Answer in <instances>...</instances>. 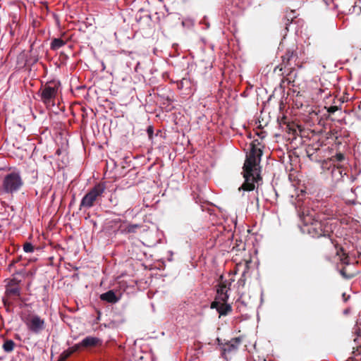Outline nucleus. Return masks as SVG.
<instances>
[{
	"mask_svg": "<svg viewBox=\"0 0 361 361\" xmlns=\"http://www.w3.org/2000/svg\"><path fill=\"white\" fill-rule=\"evenodd\" d=\"M259 144L258 140H253L250 144V151L246 156L243 165L245 181L238 188V191L242 192V197L245 196V192L253 191L255 189V184L262 180L259 164L262 150L258 147Z\"/></svg>",
	"mask_w": 361,
	"mask_h": 361,
	"instance_id": "f257e3e1",
	"label": "nucleus"
},
{
	"mask_svg": "<svg viewBox=\"0 0 361 361\" xmlns=\"http://www.w3.org/2000/svg\"><path fill=\"white\" fill-rule=\"evenodd\" d=\"M303 223L302 231L304 233H307L314 238L324 237L327 239L329 245L334 244L331 239L334 228L328 219L318 220L312 214H307L303 217Z\"/></svg>",
	"mask_w": 361,
	"mask_h": 361,
	"instance_id": "f03ea898",
	"label": "nucleus"
},
{
	"mask_svg": "<svg viewBox=\"0 0 361 361\" xmlns=\"http://www.w3.org/2000/svg\"><path fill=\"white\" fill-rule=\"evenodd\" d=\"M61 82L58 80H50L42 85L37 94L40 101L47 107L50 108L55 105V100L57 97Z\"/></svg>",
	"mask_w": 361,
	"mask_h": 361,
	"instance_id": "7ed1b4c3",
	"label": "nucleus"
},
{
	"mask_svg": "<svg viewBox=\"0 0 361 361\" xmlns=\"http://www.w3.org/2000/svg\"><path fill=\"white\" fill-rule=\"evenodd\" d=\"M106 190V185L103 183H99L92 188L82 198L80 204V209L82 208L90 209L101 201Z\"/></svg>",
	"mask_w": 361,
	"mask_h": 361,
	"instance_id": "20e7f679",
	"label": "nucleus"
},
{
	"mask_svg": "<svg viewBox=\"0 0 361 361\" xmlns=\"http://www.w3.org/2000/svg\"><path fill=\"white\" fill-rule=\"evenodd\" d=\"M281 64L283 67L287 68V81L288 83H294L297 77V73L295 72V67L298 64V56L297 51L293 49H288L286 53L281 56Z\"/></svg>",
	"mask_w": 361,
	"mask_h": 361,
	"instance_id": "39448f33",
	"label": "nucleus"
},
{
	"mask_svg": "<svg viewBox=\"0 0 361 361\" xmlns=\"http://www.w3.org/2000/svg\"><path fill=\"white\" fill-rule=\"evenodd\" d=\"M20 281L13 278L7 280L6 285L5 295L3 298L4 306H10L13 302L20 298L21 288L20 286Z\"/></svg>",
	"mask_w": 361,
	"mask_h": 361,
	"instance_id": "423d86ee",
	"label": "nucleus"
},
{
	"mask_svg": "<svg viewBox=\"0 0 361 361\" xmlns=\"http://www.w3.org/2000/svg\"><path fill=\"white\" fill-rule=\"evenodd\" d=\"M23 185V180L18 172H11L6 174L2 181L4 192L13 194L19 190Z\"/></svg>",
	"mask_w": 361,
	"mask_h": 361,
	"instance_id": "0eeeda50",
	"label": "nucleus"
},
{
	"mask_svg": "<svg viewBox=\"0 0 361 361\" xmlns=\"http://www.w3.org/2000/svg\"><path fill=\"white\" fill-rule=\"evenodd\" d=\"M234 279H231L229 280L224 279L223 275H221L216 286V295L215 296L214 300H219V302H228L229 295L228 292L231 290V286Z\"/></svg>",
	"mask_w": 361,
	"mask_h": 361,
	"instance_id": "6e6552de",
	"label": "nucleus"
},
{
	"mask_svg": "<svg viewBox=\"0 0 361 361\" xmlns=\"http://www.w3.org/2000/svg\"><path fill=\"white\" fill-rule=\"evenodd\" d=\"M25 324L28 330L35 334L41 333L46 326L45 320L37 314L28 315Z\"/></svg>",
	"mask_w": 361,
	"mask_h": 361,
	"instance_id": "1a4fd4ad",
	"label": "nucleus"
},
{
	"mask_svg": "<svg viewBox=\"0 0 361 361\" xmlns=\"http://www.w3.org/2000/svg\"><path fill=\"white\" fill-rule=\"evenodd\" d=\"M241 339L239 337L232 338L231 340L226 342L221 347V355L227 359V355L235 352L240 344Z\"/></svg>",
	"mask_w": 361,
	"mask_h": 361,
	"instance_id": "9d476101",
	"label": "nucleus"
},
{
	"mask_svg": "<svg viewBox=\"0 0 361 361\" xmlns=\"http://www.w3.org/2000/svg\"><path fill=\"white\" fill-rule=\"evenodd\" d=\"M353 334L355 336L353 342L355 344L353 346V354L357 355L361 353V324L357 323L354 326Z\"/></svg>",
	"mask_w": 361,
	"mask_h": 361,
	"instance_id": "9b49d317",
	"label": "nucleus"
},
{
	"mask_svg": "<svg viewBox=\"0 0 361 361\" xmlns=\"http://www.w3.org/2000/svg\"><path fill=\"white\" fill-rule=\"evenodd\" d=\"M211 309H216L219 317L227 316L233 311L232 306L227 302L213 301L210 305Z\"/></svg>",
	"mask_w": 361,
	"mask_h": 361,
	"instance_id": "f8f14e48",
	"label": "nucleus"
},
{
	"mask_svg": "<svg viewBox=\"0 0 361 361\" xmlns=\"http://www.w3.org/2000/svg\"><path fill=\"white\" fill-rule=\"evenodd\" d=\"M102 341L99 338L93 336H87L81 341L82 348L86 350L101 345Z\"/></svg>",
	"mask_w": 361,
	"mask_h": 361,
	"instance_id": "ddd939ff",
	"label": "nucleus"
},
{
	"mask_svg": "<svg viewBox=\"0 0 361 361\" xmlns=\"http://www.w3.org/2000/svg\"><path fill=\"white\" fill-rule=\"evenodd\" d=\"M100 298L102 300L106 301L111 303H115L118 300L113 290H109L102 294Z\"/></svg>",
	"mask_w": 361,
	"mask_h": 361,
	"instance_id": "4468645a",
	"label": "nucleus"
},
{
	"mask_svg": "<svg viewBox=\"0 0 361 361\" xmlns=\"http://www.w3.org/2000/svg\"><path fill=\"white\" fill-rule=\"evenodd\" d=\"M340 274L344 279H351L356 276L359 274V271L356 270L349 271L346 267H343L340 270Z\"/></svg>",
	"mask_w": 361,
	"mask_h": 361,
	"instance_id": "2eb2a0df",
	"label": "nucleus"
},
{
	"mask_svg": "<svg viewBox=\"0 0 361 361\" xmlns=\"http://www.w3.org/2000/svg\"><path fill=\"white\" fill-rule=\"evenodd\" d=\"M141 227V224H130L121 230V233L124 234L135 233L137 232V230L140 228Z\"/></svg>",
	"mask_w": 361,
	"mask_h": 361,
	"instance_id": "dca6fc26",
	"label": "nucleus"
},
{
	"mask_svg": "<svg viewBox=\"0 0 361 361\" xmlns=\"http://www.w3.org/2000/svg\"><path fill=\"white\" fill-rule=\"evenodd\" d=\"M66 44L65 41L60 38H54L51 42V49L57 50Z\"/></svg>",
	"mask_w": 361,
	"mask_h": 361,
	"instance_id": "f3484780",
	"label": "nucleus"
},
{
	"mask_svg": "<svg viewBox=\"0 0 361 361\" xmlns=\"http://www.w3.org/2000/svg\"><path fill=\"white\" fill-rule=\"evenodd\" d=\"M16 346V343L12 340H6L3 344V349L6 353H11Z\"/></svg>",
	"mask_w": 361,
	"mask_h": 361,
	"instance_id": "a211bd4d",
	"label": "nucleus"
},
{
	"mask_svg": "<svg viewBox=\"0 0 361 361\" xmlns=\"http://www.w3.org/2000/svg\"><path fill=\"white\" fill-rule=\"evenodd\" d=\"M340 252L343 253L342 255L340 256L341 262L345 265L350 264L349 257L346 253L344 252L343 247H340L339 250L336 251L337 255H340Z\"/></svg>",
	"mask_w": 361,
	"mask_h": 361,
	"instance_id": "6ab92c4d",
	"label": "nucleus"
},
{
	"mask_svg": "<svg viewBox=\"0 0 361 361\" xmlns=\"http://www.w3.org/2000/svg\"><path fill=\"white\" fill-rule=\"evenodd\" d=\"M274 73L280 76H283L284 75L287 76V68L283 67V66L281 63H280L279 65L276 66L274 68ZM286 79L287 80V77L286 78Z\"/></svg>",
	"mask_w": 361,
	"mask_h": 361,
	"instance_id": "aec40b11",
	"label": "nucleus"
},
{
	"mask_svg": "<svg viewBox=\"0 0 361 361\" xmlns=\"http://www.w3.org/2000/svg\"><path fill=\"white\" fill-rule=\"evenodd\" d=\"M72 354L69 349L64 350L59 356V361H66Z\"/></svg>",
	"mask_w": 361,
	"mask_h": 361,
	"instance_id": "412c9836",
	"label": "nucleus"
},
{
	"mask_svg": "<svg viewBox=\"0 0 361 361\" xmlns=\"http://www.w3.org/2000/svg\"><path fill=\"white\" fill-rule=\"evenodd\" d=\"M344 159H345L344 154L339 152V153H336V155L332 156L331 158V161L341 162V161H343Z\"/></svg>",
	"mask_w": 361,
	"mask_h": 361,
	"instance_id": "4be33fe9",
	"label": "nucleus"
},
{
	"mask_svg": "<svg viewBox=\"0 0 361 361\" xmlns=\"http://www.w3.org/2000/svg\"><path fill=\"white\" fill-rule=\"evenodd\" d=\"M68 349H69L71 353L73 354L74 353L81 350L83 348H82V346L81 345V342H80L79 343L74 345L73 346L69 348Z\"/></svg>",
	"mask_w": 361,
	"mask_h": 361,
	"instance_id": "5701e85b",
	"label": "nucleus"
},
{
	"mask_svg": "<svg viewBox=\"0 0 361 361\" xmlns=\"http://www.w3.org/2000/svg\"><path fill=\"white\" fill-rule=\"evenodd\" d=\"M245 274H246V271H244L242 275H241V277L240 278V279L238 281V286H241V287H244L245 285V282H246V277H245Z\"/></svg>",
	"mask_w": 361,
	"mask_h": 361,
	"instance_id": "b1692460",
	"label": "nucleus"
},
{
	"mask_svg": "<svg viewBox=\"0 0 361 361\" xmlns=\"http://www.w3.org/2000/svg\"><path fill=\"white\" fill-rule=\"evenodd\" d=\"M23 250L25 252H32L34 250V247L30 243H25L23 245Z\"/></svg>",
	"mask_w": 361,
	"mask_h": 361,
	"instance_id": "393cba45",
	"label": "nucleus"
},
{
	"mask_svg": "<svg viewBox=\"0 0 361 361\" xmlns=\"http://www.w3.org/2000/svg\"><path fill=\"white\" fill-rule=\"evenodd\" d=\"M338 109H339V107L337 106H331L327 108V111L329 114H334L336 111H337Z\"/></svg>",
	"mask_w": 361,
	"mask_h": 361,
	"instance_id": "a878e982",
	"label": "nucleus"
},
{
	"mask_svg": "<svg viewBox=\"0 0 361 361\" xmlns=\"http://www.w3.org/2000/svg\"><path fill=\"white\" fill-rule=\"evenodd\" d=\"M185 82H187L186 78H183L180 81L178 82V84H177L178 88L182 89L183 87V85H184Z\"/></svg>",
	"mask_w": 361,
	"mask_h": 361,
	"instance_id": "bb28decb",
	"label": "nucleus"
},
{
	"mask_svg": "<svg viewBox=\"0 0 361 361\" xmlns=\"http://www.w3.org/2000/svg\"><path fill=\"white\" fill-rule=\"evenodd\" d=\"M147 134H148L149 138H151L152 137L153 133H154L152 126H149L147 128Z\"/></svg>",
	"mask_w": 361,
	"mask_h": 361,
	"instance_id": "cd10ccee",
	"label": "nucleus"
},
{
	"mask_svg": "<svg viewBox=\"0 0 361 361\" xmlns=\"http://www.w3.org/2000/svg\"><path fill=\"white\" fill-rule=\"evenodd\" d=\"M216 343H217L218 345L220 347V350H221V347L224 345V344L225 343H224V342L222 341V340H221V339H220V338H216Z\"/></svg>",
	"mask_w": 361,
	"mask_h": 361,
	"instance_id": "c85d7f7f",
	"label": "nucleus"
},
{
	"mask_svg": "<svg viewBox=\"0 0 361 361\" xmlns=\"http://www.w3.org/2000/svg\"><path fill=\"white\" fill-rule=\"evenodd\" d=\"M255 198L256 199L257 203L258 204L259 198H258V190H256V196L255 197Z\"/></svg>",
	"mask_w": 361,
	"mask_h": 361,
	"instance_id": "c756f323",
	"label": "nucleus"
},
{
	"mask_svg": "<svg viewBox=\"0 0 361 361\" xmlns=\"http://www.w3.org/2000/svg\"><path fill=\"white\" fill-rule=\"evenodd\" d=\"M346 361H354L353 357H349Z\"/></svg>",
	"mask_w": 361,
	"mask_h": 361,
	"instance_id": "7c9ffc66",
	"label": "nucleus"
},
{
	"mask_svg": "<svg viewBox=\"0 0 361 361\" xmlns=\"http://www.w3.org/2000/svg\"><path fill=\"white\" fill-rule=\"evenodd\" d=\"M18 261H19V259H16V260L13 261V262H12V264H11V265H13L14 263L18 262Z\"/></svg>",
	"mask_w": 361,
	"mask_h": 361,
	"instance_id": "2f4dec72",
	"label": "nucleus"
},
{
	"mask_svg": "<svg viewBox=\"0 0 361 361\" xmlns=\"http://www.w3.org/2000/svg\"><path fill=\"white\" fill-rule=\"evenodd\" d=\"M56 153L59 154V153H60V149H58V150L56 151Z\"/></svg>",
	"mask_w": 361,
	"mask_h": 361,
	"instance_id": "473e14b6",
	"label": "nucleus"
},
{
	"mask_svg": "<svg viewBox=\"0 0 361 361\" xmlns=\"http://www.w3.org/2000/svg\"><path fill=\"white\" fill-rule=\"evenodd\" d=\"M307 156L310 158L312 154L310 155V154H308Z\"/></svg>",
	"mask_w": 361,
	"mask_h": 361,
	"instance_id": "72a5a7b5",
	"label": "nucleus"
},
{
	"mask_svg": "<svg viewBox=\"0 0 361 361\" xmlns=\"http://www.w3.org/2000/svg\"><path fill=\"white\" fill-rule=\"evenodd\" d=\"M1 1V0H0V2Z\"/></svg>",
	"mask_w": 361,
	"mask_h": 361,
	"instance_id": "f704fd0d",
	"label": "nucleus"
}]
</instances>
